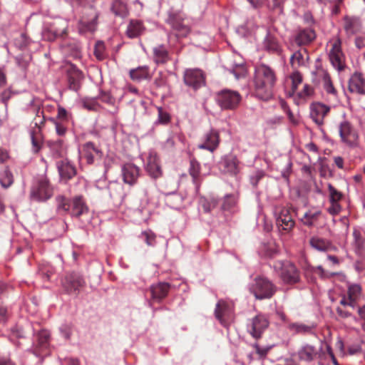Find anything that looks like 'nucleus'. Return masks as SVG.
Listing matches in <instances>:
<instances>
[{
    "label": "nucleus",
    "instance_id": "nucleus-1",
    "mask_svg": "<svg viewBox=\"0 0 365 365\" xmlns=\"http://www.w3.org/2000/svg\"><path fill=\"white\" fill-rule=\"evenodd\" d=\"M276 82L274 71L269 66L261 64L256 67L254 78L255 96L263 101L272 96V88Z\"/></svg>",
    "mask_w": 365,
    "mask_h": 365
},
{
    "label": "nucleus",
    "instance_id": "nucleus-2",
    "mask_svg": "<svg viewBox=\"0 0 365 365\" xmlns=\"http://www.w3.org/2000/svg\"><path fill=\"white\" fill-rule=\"evenodd\" d=\"M297 356L300 361L307 363L315 359H319V365H330L332 362L334 365H339L331 347L327 345V354L322 351V347H317L309 344H303L297 351Z\"/></svg>",
    "mask_w": 365,
    "mask_h": 365
},
{
    "label": "nucleus",
    "instance_id": "nucleus-3",
    "mask_svg": "<svg viewBox=\"0 0 365 365\" xmlns=\"http://www.w3.org/2000/svg\"><path fill=\"white\" fill-rule=\"evenodd\" d=\"M56 200L58 210L69 213L72 217H79L88 211V206L80 196H76L71 200L58 196Z\"/></svg>",
    "mask_w": 365,
    "mask_h": 365
},
{
    "label": "nucleus",
    "instance_id": "nucleus-4",
    "mask_svg": "<svg viewBox=\"0 0 365 365\" xmlns=\"http://www.w3.org/2000/svg\"><path fill=\"white\" fill-rule=\"evenodd\" d=\"M327 52L332 66L338 71L344 69L345 55L341 49V41L337 36L332 38L327 43Z\"/></svg>",
    "mask_w": 365,
    "mask_h": 365
},
{
    "label": "nucleus",
    "instance_id": "nucleus-5",
    "mask_svg": "<svg viewBox=\"0 0 365 365\" xmlns=\"http://www.w3.org/2000/svg\"><path fill=\"white\" fill-rule=\"evenodd\" d=\"M250 292L257 299L270 298L275 292L273 284L265 277H257L250 287Z\"/></svg>",
    "mask_w": 365,
    "mask_h": 365
},
{
    "label": "nucleus",
    "instance_id": "nucleus-6",
    "mask_svg": "<svg viewBox=\"0 0 365 365\" xmlns=\"http://www.w3.org/2000/svg\"><path fill=\"white\" fill-rule=\"evenodd\" d=\"M339 134L341 143L349 147H355L358 144L359 135L351 124L344 120L339 125Z\"/></svg>",
    "mask_w": 365,
    "mask_h": 365
},
{
    "label": "nucleus",
    "instance_id": "nucleus-7",
    "mask_svg": "<svg viewBox=\"0 0 365 365\" xmlns=\"http://www.w3.org/2000/svg\"><path fill=\"white\" fill-rule=\"evenodd\" d=\"M363 298L362 289L359 284H350L347 292L341 297L340 304L355 309L359 302Z\"/></svg>",
    "mask_w": 365,
    "mask_h": 365
},
{
    "label": "nucleus",
    "instance_id": "nucleus-8",
    "mask_svg": "<svg viewBox=\"0 0 365 365\" xmlns=\"http://www.w3.org/2000/svg\"><path fill=\"white\" fill-rule=\"evenodd\" d=\"M275 269L280 268L279 276L284 283L295 284L299 281V272L292 263L284 262L274 266Z\"/></svg>",
    "mask_w": 365,
    "mask_h": 365
},
{
    "label": "nucleus",
    "instance_id": "nucleus-9",
    "mask_svg": "<svg viewBox=\"0 0 365 365\" xmlns=\"http://www.w3.org/2000/svg\"><path fill=\"white\" fill-rule=\"evenodd\" d=\"M53 195V190L47 179L41 178L31 191V198L36 201H45Z\"/></svg>",
    "mask_w": 365,
    "mask_h": 365
},
{
    "label": "nucleus",
    "instance_id": "nucleus-10",
    "mask_svg": "<svg viewBox=\"0 0 365 365\" xmlns=\"http://www.w3.org/2000/svg\"><path fill=\"white\" fill-rule=\"evenodd\" d=\"M240 101L241 96L236 91L224 90L217 95V101L224 109H233L236 108Z\"/></svg>",
    "mask_w": 365,
    "mask_h": 365
},
{
    "label": "nucleus",
    "instance_id": "nucleus-11",
    "mask_svg": "<svg viewBox=\"0 0 365 365\" xmlns=\"http://www.w3.org/2000/svg\"><path fill=\"white\" fill-rule=\"evenodd\" d=\"M184 81L188 86L197 89L205 84L204 74L199 69H188L185 72Z\"/></svg>",
    "mask_w": 365,
    "mask_h": 365
},
{
    "label": "nucleus",
    "instance_id": "nucleus-12",
    "mask_svg": "<svg viewBox=\"0 0 365 365\" xmlns=\"http://www.w3.org/2000/svg\"><path fill=\"white\" fill-rule=\"evenodd\" d=\"M145 168L152 178H158L162 175L160 160L155 152H149L145 162Z\"/></svg>",
    "mask_w": 365,
    "mask_h": 365
},
{
    "label": "nucleus",
    "instance_id": "nucleus-13",
    "mask_svg": "<svg viewBox=\"0 0 365 365\" xmlns=\"http://www.w3.org/2000/svg\"><path fill=\"white\" fill-rule=\"evenodd\" d=\"M269 322L264 315L259 314L254 317L248 325L249 332L255 338L261 336L262 333L267 328Z\"/></svg>",
    "mask_w": 365,
    "mask_h": 365
},
{
    "label": "nucleus",
    "instance_id": "nucleus-14",
    "mask_svg": "<svg viewBox=\"0 0 365 365\" xmlns=\"http://www.w3.org/2000/svg\"><path fill=\"white\" fill-rule=\"evenodd\" d=\"M220 166L221 170L230 175H237L239 173V161L236 156L228 155L222 158Z\"/></svg>",
    "mask_w": 365,
    "mask_h": 365
},
{
    "label": "nucleus",
    "instance_id": "nucleus-15",
    "mask_svg": "<svg viewBox=\"0 0 365 365\" xmlns=\"http://www.w3.org/2000/svg\"><path fill=\"white\" fill-rule=\"evenodd\" d=\"M330 108L321 103H314L310 107V115L317 125H322Z\"/></svg>",
    "mask_w": 365,
    "mask_h": 365
},
{
    "label": "nucleus",
    "instance_id": "nucleus-16",
    "mask_svg": "<svg viewBox=\"0 0 365 365\" xmlns=\"http://www.w3.org/2000/svg\"><path fill=\"white\" fill-rule=\"evenodd\" d=\"M219 143V132L216 130L212 129L205 135L204 143L199 145L198 148L213 152L217 148Z\"/></svg>",
    "mask_w": 365,
    "mask_h": 365
},
{
    "label": "nucleus",
    "instance_id": "nucleus-17",
    "mask_svg": "<svg viewBox=\"0 0 365 365\" xmlns=\"http://www.w3.org/2000/svg\"><path fill=\"white\" fill-rule=\"evenodd\" d=\"M123 181L129 185H133L136 182L139 175L140 169L132 163H127L122 168Z\"/></svg>",
    "mask_w": 365,
    "mask_h": 365
},
{
    "label": "nucleus",
    "instance_id": "nucleus-18",
    "mask_svg": "<svg viewBox=\"0 0 365 365\" xmlns=\"http://www.w3.org/2000/svg\"><path fill=\"white\" fill-rule=\"evenodd\" d=\"M349 90L351 93L365 94V78L359 73L351 76L349 81Z\"/></svg>",
    "mask_w": 365,
    "mask_h": 365
},
{
    "label": "nucleus",
    "instance_id": "nucleus-19",
    "mask_svg": "<svg viewBox=\"0 0 365 365\" xmlns=\"http://www.w3.org/2000/svg\"><path fill=\"white\" fill-rule=\"evenodd\" d=\"M277 225L284 230L289 231L294 225V221L287 208H282L277 217Z\"/></svg>",
    "mask_w": 365,
    "mask_h": 365
},
{
    "label": "nucleus",
    "instance_id": "nucleus-20",
    "mask_svg": "<svg viewBox=\"0 0 365 365\" xmlns=\"http://www.w3.org/2000/svg\"><path fill=\"white\" fill-rule=\"evenodd\" d=\"M145 30L143 22L139 20H131L127 27L126 34L130 38H136L144 33Z\"/></svg>",
    "mask_w": 365,
    "mask_h": 365
},
{
    "label": "nucleus",
    "instance_id": "nucleus-21",
    "mask_svg": "<svg viewBox=\"0 0 365 365\" xmlns=\"http://www.w3.org/2000/svg\"><path fill=\"white\" fill-rule=\"evenodd\" d=\"M57 168L61 179L68 180L76 174L74 167L66 160L58 162Z\"/></svg>",
    "mask_w": 365,
    "mask_h": 365
},
{
    "label": "nucleus",
    "instance_id": "nucleus-22",
    "mask_svg": "<svg viewBox=\"0 0 365 365\" xmlns=\"http://www.w3.org/2000/svg\"><path fill=\"white\" fill-rule=\"evenodd\" d=\"M309 59V54L305 49L294 52L290 58V63L292 67H299L305 66Z\"/></svg>",
    "mask_w": 365,
    "mask_h": 365
},
{
    "label": "nucleus",
    "instance_id": "nucleus-23",
    "mask_svg": "<svg viewBox=\"0 0 365 365\" xmlns=\"http://www.w3.org/2000/svg\"><path fill=\"white\" fill-rule=\"evenodd\" d=\"M232 312V305L224 300H220L216 306L215 309V317L220 320L221 323H223V317L229 315Z\"/></svg>",
    "mask_w": 365,
    "mask_h": 365
},
{
    "label": "nucleus",
    "instance_id": "nucleus-24",
    "mask_svg": "<svg viewBox=\"0 0 365 365\" xmlns=\"http://www.w3.org/2000/svg\"><path fill=\"white\" fill-rule=\"evenodd\" d=\"M98 153V150L96 149L91 143H86L82 148V150H80L81 158H85L88 164L93 163L94 155Z\"/></svg>",
    "mask_w": 365,
    "mask_h": 365
},
{
    "label": "nucleus",
    "instance_id": "nucleus-25",
    "mask_svg": "<svg viewBox=\"0 0 365 365\" xmlns=\"http://www.w3.org/2000/svg\"><path fill=\"white\" fill-rule=\"evenodd\" d=\"M315 38V33L312 29H307L300 31L295 37V41L299 46L310 43Z\"/></svg>",
    "mask_w": 365,
    "mask_h": 365
},
{
    "label": "nucleus",
    "instance_id": "nucleus-26",
    "mask_svg": "<svg viewBox=\"0 0 365 365\" xmlns=\"http://www.w3.org/2000/svg\"><path fill=\"white\" fill-rule=\"evenodd\" d=\"M130 76L134 81H141L151 78L152 75L149 72V69L147 66H140L130 70Z\"/></svg>",
    "mask_w": 365,
    "mask_h": 365
},
{
    "label": "nucleus",
    "instance_id": "nucleus-27",
    "mask_svg": "<svg viewBox=\"0 0 365 365\" xmlns=\"http://www.w3.org/2000/svg\"><path fill=\"white\" fill-rule=\"evenodd\" d=\"M153 298L160 299L165 297L169 290V284L167 283H158L150 287Z\"/></svg>",
    "mask_w": 365,
    "mask_h": 365
},
{
    "label": "nucleus",
    "instance_id": "nucleus-28",
    "mask_svg": "<svg viewBox=\"0 0 365 365\" xmlns=\"http://www.w3.org/2000/svg\"><path fill=\"white\" fill-rule=\"evenodd\" d=\"M344 29L348 34H354L361 29V22L357 18L346 17L344 19Z\"/></svg>",
    "mask_w": 365,
    "mask_h": 365
},
{
    "label": "nucleus",
    "instance_id": "nucleus-29",
    "mask_svg": "<svg viewBox=\"0 0 365 365\" xmlns=\"http://www.w3.org/2000/svg\"><path fill=\"white\" fill-rule=\"evenodd\" d=\"M310 245L319 251H327L332 247L329 241L317 237H312L310 240Z\"/></svg>",
    "mask_w": 365,
    "mask_h": 365
},
{
    "label": "nucleus",
    "instance_id": "nucleus-30",
    "mask_svg": "<svg viewBox=\"0 0 365 365\" xmlns=\"http://www.w3.org/2000/svg\"><path fill=\"white\" fill-rule=\"evenodd\" d=\"M264 48L269 51L276 52L279 49L277 39L270 33H267L263 42Z\"/></svg>",
    "mask_w": 365,
    "mask_h": 365
},
{
    "label": "nucleus",
    "instance_id": "nucleus-31",
    "mask_svg": "<svg viewBox=\"0 0 365 365\" xmlns=\"http://www.w3.org/2000/svg\"><path fill=\"white\" fill-rule=\"evenodd\" d=\"M154 61L157 63H164L168 60L167 50L163 46H159L153 49Z\"/></svg>",
    "mask_w": 365,
    "mask_h": 365
},
{
    "label": "nucleus",
    "instance_id": "nucleus-32",
    "mask_svg": "<svg viewBox=\"0 0 365 365\" xmlns=\"http://www.w3.org/2000/svg\"><path fill=\"white\" fill-rule=\"evenodd\" d=\"M321 212L309 210L301 217L302 223L307 226H312L318 219Z\"/></svg>",
    "mask_w": 365,
    "mask_h": 365
},
{
    "label": "nucleus",
    "instance_id": "nucleus-33",
    "mask_svg": "<svg viewBox=\"0 0 365 365\" xmlns=\"http://www.w3.org/2000/svg\"><path fill=\"white\" fill-rule=\"evenodd\" d=\"M289 81L291 82L292 87V91L289 92V95L292 96L294 94L299 85L302 83V76L299 71H294L290 74Z\"/></svg>",
    "mask_w": 365,
    "mask_h": 365
},
{
    "label": "nucleus",
    "instance_id": "nucleus-34",
    "mask_svg": "<svg viewBox=\"0 0 365 365\" xmlns=\"http://www.w3.org/2000/svg\"><path fill=\"white\" fill-rule=\"evenodd\" d=\"M313 81L317 84H322L324 81L330 78L328 72L322 67H317L316 71L312 72Z\"/></svg>",
    "mask_w": 365,
    "mask_h": 365
},
{
    "label": "nucleus",
    "instance_id": "nucleus-35",
    "mask_svg": "<svg viewBox=\"0 0 365 365\" xmlns=\"http://www.w3.org/2000/svg\"><path fill=\"white\" fill-rule=\"evenodd\" d=\"M49 337L50 334L46 330H41L38 332L36 336V340L38 341L37 346L39 347V351H43L48 347Z\"/></svg>",
    "mask_w": 365,
    "mask_h": 365
},
{
    "label": "nucleus",
    "instance_id": "nucleus-36",
    "mask_svg": "<svg viewBox=\"0 0 365 365\" xmlns=\"http://www.w3.org/2000/svg\"><path fill=\"white\" fill-rule=\"evenodd\" d=\"M82 78V73L78 70L70 75L68 78L70 88L74 91L78 90Z\"/></svg>",
    "mask_w": 365,
    "mask_h": 365
},
{
    "label": "nucleus",
    "instance_id": "nucleus-37",
    "mask_svg": "<svg viewBox=\"0 0 365 365\" xmlns=\"http://www.w3.org/2000/svg\"><path fill=\"white\" fill-rule=\"evenodd\" d=\"M13 182V175L7 168L0 173V183L3 187H9Z\"/></svg>",
    "mask_w": 365,
    "mask_h": 365
},
{
    "label": "nucleus",
    "instance_id": "nucleus-38",
    "mask_svg": "<svg viewBox=\"0 0 365 365\" xmlns=\"http://www.w3.org/2000/svg\"><path fill=\"white\" fill-rule=\"evenodd\" d=\"M68 27V22L66 20L60 19L54 23V28L53 31L55 36H62L66 32Z\"/></svg>",
    "mask_w": 365,
    "mask_h": 365
},
{
    "label": "nucleus",
    "instance_id": "nucleus-39",
    "mask_svg": "<svg viewBox=\"0 0 365 365\" xmlns=\"http://www.w3.org/2000/svg\"><path fill=\"white\" fill-rule=\"evenodd\" d=\"M200 168L199 163L195 161H191L189 172L190 175L192 178L193 182L197 185L200 182Z\"/></svg>",
    "mask_w": 365,
    "mask_h": 365
},
{
    "label": "nucleus",
    "instance_id": "nucleus-40",
    "mask_svg": "<svg viewBox=\"0 0 365 365\" xmlns=\"http://www.w3.org/2000/svg\"><path fill=\"white\" fill-rule=\"evenodd\" d=\"M113 11L118 16H124L128 14L126 5L120 1H115L112 6Z\"/></svg>",
    "mask_w": 365,
    "mask_h": 365
},
{
    "label": "nucleus",
    "instance_id": "nucleus-41",
    "mask_svg": "<svg viewBox=\"0 0 365 365\" xmlns=\"http://www.w3.org/2000/svg\"><path fill=\"white\" fill-rule=\"evenodd\" d=\"M328 189L329 192V202H339L343 197L341 192L335 189L331 184L328 185Z\"/></svg>",
    "mask_w": 365,
    "mask_h": 365
},
{
    "label": "nucleus",
    "instance_id": "nucleus-42",
    "mask_svg": "<svg viewBox=\"0 0 365 365\" xmlns=\"http://www.w3.org/2000/svg\"><path fill=\"white\" fill-rule=\"evenodd\" d=\"M288 327L290 331L295 333H307L312 330L310 327L298 323L290 324Z\"/></svg>",
    "mask_w": 365,
    "mask_h": 365
},
{
    "label": "nucleus",
    "instance_id": "nucleus-43",
    "mask_svg": "<svg viewBox=\"0 0 365 365\" xmlns=\"http://www.w3.org/2000/svg\"><path fill=\"white\" fill-rule=\"evenodd\" d=\"M83 284V280L81 278L78 277L76 279L73 281H68L66 279V282L64 284L66 289L68 292H72L77 289L78 287H81Z\"/></svg>",
    "mask_w": 365,
    "mask_h": 365
},
{
    "label": "nucleus",
    "instance_id": "nucleus-44",
    "mask_svg": "<svg viewBox=\"0 0 365 365\" xmlns=\"http://www.w3.org/2000/svg\"><path fill=\"white\" fill-rule=\"evenodd\" d=\"M82 103L83 106L89 110H96L99 108V105L95 98H83Z\"/></svg>",
    "mask_w": 365,
    "mask_h": 365
},
{
    "label": "nucleus",
    "instance_id": "nucleus-45",
    "mask_svg": "<svg viewBox=\"0 0 365 365\" xmlns=\"http://www.w3.org/2000/svg\"><path fill=\"white\" fill-rule=\"evenodd\" d=\"M104 43L101 41H98L96 43L94 53L98 59H103L104 57Z\"/></svg>",
    "mask_w": 365,
    "mask_h": 365
},
{
    "label": "nucleus",
    "instance_id": "nucleus-46",
    "mask_svg": "<svg viewBox=\"0 0 365 365\" xmlns=\"http://www.w3.org/2000/svg\"><path fill=\"white\" fill-rule=\"evenodd\" d=\"M322 85L327 93L333 95L336 94V90L333 86L331 78H329L328 79L324 81Z\"/></svg>",
    "mask_w": 365,
    "mask_h": 365
},
{
    "label": "nucleus",
    "instance_id": "nucleus-47",
    "mask_svg": "<svg viewBox=\"0 0 365 365\" xmlns=\"http://www.w3.org/2000/svg\"><path fill=\"white\" fill-rule=\"evenodd\" d=\"M142 235L145 237V242L149 246H153L155 245V235L151 231H145L142 233Z\"/></svg>",
    "mask_w": 365,
    "mask_h": 365
},
{
    "label": "nucleus",
    "instance_id": "nucleus-48",
    "mask_svg": "<svg viewBox=\"0 0 365 365\" xmlns=\"http://www.w3.org/2000/svg\"><path fill=\"white\" fill-rule=\"evenodd\" d=\"M236 203V198L233 195H227L226 196L224 203L223 208L225 210H229L232 207H233Z\"/></svg>",
    "mask_w": 365,
    "mask_h": 365
},
{
    "label": "nucleus",
    "instance_id": "nucleus-49",
    "mask_svg": "<svg viewBox=\"0 0 365 365\" xmlns=\"http://www.w3.org/2000/svg\"><path fill=\"white\" fill-rule=\"evenodd\" d=\"M264 176V172L261 170H256L250 178L251 182L253 185H256L259 180Z\"/></svg>",
    "mask_w": 365,
    "mask_h": 365
},
{
    "label": "nucleus",
    "instance_id": "nucleus-50",
    "mask_svg": "<svg viewBox=\"0 0 365 365\" xmlns=\"http://www.w3.org/2000/svg\"><path fill=\"white\" fill-rule=\"evenodd\" d=\"M341 1L342 0H317V1L320 4L333 6L334 7L333 12L336 14L338 12L337 6L341 2Z\"/></svg>",
    "mask_w": 365,
    "mask_h": 365
},
{
    "label": "nucleus",
    "instance_id": "nucleus-51",
    "mask_svg": "<svg viewBox=\"0 0 365 365\" xmlns=\"http://www.w3.org/2000/svg\"><path fill=\"white\" fill-rule=\"evenodd\" d=\"M158 122L161 123H166L170 120V116L168 113L165 112L162 108L158 107Z\"/></svg>",
    "mask_w": 365,
    "mask_h": 365
},
{
    "label": "nucleus",
    "instance_id": "nucleus-52",
    "mask_svg": "<svg viewBox=\"0 0 365 365\" xmlns=\"http://www.w3.org/2000/svg\"><path fill=\"white\" fill-rule=\"evenodd\" d=\"M330 204L331 205L328 208V212L332 215L339 214L341 210V207L339 205V202H330Z\"/></svg>",
    "mask_w": 365,
    "mask_h": 365
},
{
    "label": "nucleus",
    "instance_id": "nucleus-53",
    "mask_svg": "<svg viewBox=\"0 0 365 365\" xmlns=\"http://www.w3.org/2000/svg\"><path fill=\"white\" fill-rule=\"evenodd\" d=\"M312 93V88L307 84L304 86L303 90L299 93V96L300 98H304L307 96H309Z\"/></svg>",
    "mask_w": 365,
    "mask_h": 365
},
{
    "label": "nucleus",
    "instance_id": "nucleus-54",
    "mask_svg": "<svg viewBox=\"0 0 365 365\" xmlns=\"http://www.w3.org/2000/svg\"><path fill=\"white\" fill-rule=\"evenodd\" d=\"M60 331L62 335V336L66 339H68L71 336V327L68 325H63L60 328Z\"/></svg>",
    "mask_w": 365,
    "mask_h": 365
},
{
    "label": "nucleus",
    "instance_id": "nucleus-55",
    "mask_svg": "<svg viewBox=\"0 0 365 365\" xmlns=\"http://www.w3.org/2000/svg\"><path fill=\"white\" fill-rule=\"evenodd\" d=\"M33 150L37 153L41 148V140L37 139L33 133L31 135Z\"/></svg>",
    "mask_w": 365,
    "mask_h": 365
},
{
    "label": "nucleus",
    "instance_id": "nucleus-56",
    "mask_svg": "<svg viewBox=\"0 0 365 365\" xmlns=\"http://www.w3.org/2000/svg\"><path fill=\"white\" fill-rule=\"evenodd\" d=\"M101 99L102 101L107 103L108 104H113L114 103V99L108 93H102L101 95Z\"/></svg>",
    "mask_w": 365,
    "mask_h": 365
},
{
    "label": "nucleus",
    "instance_id": "nucleus-57",
    "mask_svg": "<svg viewBox=\"0 0 365 365\" xmlns=\"http://www.w3.org/2000/svg\"><path fill=\"white\" fill-rule=\"evenodd\" d=\"M238 69L239 72H237L235 70L233 71V73L237 79L240 78L242 76H244L246 73L245 68L242 65L239 66Z\"/></svg>",
    "mask_w": 365,
    "mask_h": 365
},
{
    "label": "nucleus",
    "instance_id": "nucleus-58",
    "mask_svg": "<svg viewBox=\"0 0 365 365\" xmlns=\"http://www.w3.org/2000/svg\"><path fill=\"white\" fill-rule=\"evenodd\" d=\"M96 16H94L93 19L90 23H86L85 21H83V24L86 27V29L91 31H93L96 29Z\"/></svg>",
    "mask_w": 365,
    "mask_h": 365
},
{
    "label": "nucleus",
    "instance_id": "nucleus-59",
    "mask_svg": "<svg viewBox=\"0 0 365 365\" xmlns=\"http://www.w3.org/2000/svg\"><path fill=\"white\" fill-rule=\"evenodd\" d=\"M355 44L356 46L359 49L365 47V38L362 36L356 37L355 40Z\"/></svg>",
    "mask_w": 365,
    "mask_h": 365
},
{
    "label": "nucleus",
    "instance_id": "nucleus-60",
    "mask_svg": "<svg viewBox=\"0 0 365 365\" xmlns=\"http://www.w3.org/2000/svg\"><path fill=\"white\" fill-rule=\"evenodd\" d=\"M11 91L10 90H6L1 93V98L4 103H6L7 101L11 98Z\"/></svg>",
    "mask_w": 365,
    "mask_h": 365
},
{
    "label": "nucleus",
    "instance_id": "nucleus-61",
    "mask_svg": "<svg viewBox=\"0 0 365 365\" xmlns=\"http://www.w3.org/2000/svg\"><path fill=\"white\" fill-rule=\"evenodd\" d=\"M338 315L342 318H347L351 316V314L347 311L343 310L341 308L338 307L336 309Z\"/></svg>",
    "mask_w": 365,
    "mask_h": 365
},
{
    "label": "nucleus",
    "instance_id": "nucleus-62",
    "mask_svg": "<svg viewBox=\"0 0 365 365\" xmlns=\"http://www.w3.org/2000/svg\"><path fill=\"white\" fill-rule=\"evenodd\" d=\"M176 29L178 31V35L180 36H186L190 31L189 28L185 26H180L176 28Z\"/></svg>",
    "mask_w": 365,
    "mask_h": 365
},
{
    "label": "nucleus",
    "instance_id": "nucleus-63",
    "mask_svg": "<svg viewBox=\"0 0 365 365\" xmlns=\"http://www.w3.org/2000/svg\"><path fill=\"white\" fill-rule=\"evenodd\" d=\"M7 311L5 307L0 304V322H4L6 319Z\"/></svg>",
    "mask_w": 365,
    "mask_h": 365
},
{
    "label": "nucleus",
    "instance_id": "nucleus-64",
    "mask_svg": "<svg viewBox=\"0 0 365 365\" xmlns=\"http://www.w3.org/2000/svg\"><path fill=\"white\" fill-rule=\"evenodd\" d=\"M56 130L58 135H63L66 133V128L61 124L56 123Z\"/></svg>",
    "mask_w": 365,
    "mask_h": 365
}]
</instances>
